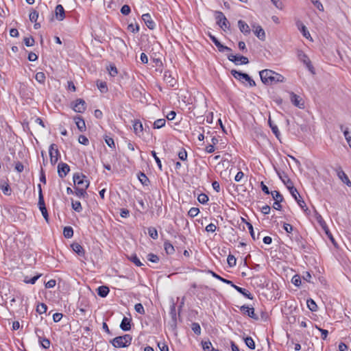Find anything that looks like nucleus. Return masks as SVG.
<instances>
[{
    "mask_svg": "<svg viewBox=\"0 0 351 351\" xmlns=\"http://www.w3.org/2000/svg\"><path fill=\"white\" fill-rule=\"evenodd\" d=\"M259 75L262 82L267 85H271L285 81L283 75L270 69L262 70L259 72Z\"/></svg>",
    "mask_w": 351,
    "mask_h": 351,
    "instance_id": "1",
    "label": "nucleus"
},
{
    "mask_svg": "<svg viewBox=\"0 0 351 351\" xmlns=\"http://www.w3.org/2000/svg\"><path fill=\"white\" fill-rule=\"evenodd\" d=\"M132 337L129 334L117 337L110 341V343L116 348H127L132 342Z\"/></svg>",
    "mask_w": 351,
    "mask_h": 351,
    "instance_id": "2",
    "label": "nucleus"
},
{
    "mask_svg": "<svg viewBox=\"0 0 351 351\" xmlns=\"http://www.w3.org/2000/svg\"><path fill=\"white\" fill-rule=\"evenodd\" d=\"M230 73L235 79L242 82L243 83H244V82H247L250 87L256 86L255 82L247 73L237 71L234 69H232Z\"/></svg>",
    "mask_w": 351,
    "mask_h": 351,
    "instance_id": "3",
    "label": "nucleus"
},
{
    "mask_svg": "<svg viewBox=\"0 0 351 351\" xmlns=\"http://www.w3.org/2000/svg\"><path fill=\"white\" fill-rule=\"evenodd\" d=\"M289 191L291 195L293 196V197L295 199L300 207L306 213V215H308L310 210L307 208L304 201L301 198V196L300 195L296 188H295L294 186H289Z\"/></svg>",
    "mask_w": 351,
    "mask_h": 351,
    "instance_id": "4",
    "label": "nucleus"
},
{
    "mask_svg": "<svg viewBox=\"0 0 351 351\" xmlns=\"http://www.w3.org/2000/svg\"><path fill=\"white\" fill-rule=\"evenodd\" d=\"M315 217H316V219H317V222L319 223V224L321 226V227L324 230V231L325 234L327 235L328 238L331 241L332 244L336 247L337 243H336L332 233L330 232L329 228L326 225V223L325 222V221L324 220V219L322 218L321 215H319L318 213H317L315 211Z\"/></svg>",
    "mask_w": 351,
    "mask_h": 351,
    "instance_id": "5",
    "label": "nucleus"
},
{
    "mask_svg": "<svg viewBox=\"0 0 351 351\" xmlns=\"http://www.w3.org/2000/svg\"><path fill=\"white\" fill-rule=\"evenodd\" d=\"M215 19L217 24L223 30L229 29L230 23L222 12H215Z\"/></svg>",
    "mask_w": 351,
    "mask_h": 351,
    "instance_id": "6",
    "label": "nucleus"
},
{
    "mask_svg": "<svg viewBox=\"0 0 351 351\" xmlns=\"http://www.w3.org/2000/svg\"><path fill=\"white\" fill-rule=\"evenodd\" d=\"M49 153L51 165H55L58 162L60 156L58 146L54 143L51 144L49 146Z\"/></svg>",
    "mask_w": 351,
    "mask_h": 351,
    "instance_id": "7",
    "label": "nucleus"
},
{
    "mask_svg": "<svg viewBox=\"0 0 351 351\" xmlns=\"http://www.w3.org/2000/svg\"><path fill=\"white\" fill-rule=\"evenodd\" d=\"M228 59L234 62L236 65L239 64H247L249 62L248 58L243 56L229 54L228 55Z\"/></svg>",
    "mask_w": 351,
    "mask_h": 351,
    "instance_id": "8",
    "label": "nucleus"
},
{
    "mask_svg": "<svg viewBox=\"0 0 351 351\" xmlns=\"http://www.w3.org/2000/svg\"><path fill=\"white\" fill-rule=\"evenodd\" d=\"M208 36H209L210 40H212V42L215 44V45L217 47L218 50L220 52L231 51H232V49L230 47L222 45L215 36H213L210 34H209Z\"/></svg>",
    "mask_w": 351,
    "mask_h": 351,
    "instance_id": "9",
    "label": "nucleus"
},
{
    "mask_svg": "<svg viewBox=\"0 0 351 351\" xmlns=\"http://www.w3.org/2000/svg\"><path fill=\"white\" fill-rule=\"evenodd\" d=\"M89 184H90V182L89 181H86V184L84 185V187H79V186H75V194L77 197L81 198V197H83V198H85V197H88V194L86 191V190L88 189V187L89 186Z\"/></svg>",
    "mask_w": 351,
    "mask_h": 351,
    "instance_id": "10",
    "label": "nucleus"
},
{
    "mask_svg": "<svg viewBox=\"0 0 351 351\" xmlns=\"http://www.w3.org/2000/svg\"><path fill=\"white\" fill-rule=\"evenodd\" d=\"M86 102L82 99H76L75 103L73 106V110L79 113H83L86 110Z\"/></svg>",
    "mask_w": 351,
    "mask_h": 351,
    "instance_id": "11",
    "label": "nucleus"
},
{
    "mask_svg": "<svg viewBox=\"0 0 351 351\" xmlns=\"http://www.w3.org/2000/svg\"><path fill=\"white\" fill-rule=\"evenodd\" d=\"M336 172L338 178L347 186H351V181L348 178V176L342 170L341 167L336 169Z\"/></svg>",
    "mask_w": 351,
    "mask_h": 351,
    "instance_id": "12",
    "label": "nucleus"
},
{
    "mask_svg": "<svg viewBox=\"0 0 351 351\" xmlns=\"http://www.w3.org/2000/svg\"><path fill=\"white\" fill-rule=\"evenodd\" d=\"M70 171L69 166L64 162H60L58 165V173L60 178H64Z\"/></svg>",
    "mask_w": 351,
    "mask_h": 351,
    "instance_id": "13",
    "label": "nucleus"
},
{
    "mask_svg": "<svg viewBox=\"0 0 351 351\" xmlns=\"http://www.w3.org/2000/svg\"><path fill=\"white\" fill-rule=\"evenodd\" d=\"M163 79L169 87H174L177 84L176 80L169 71H165Z\"/></svg>",
    "mask_w": 351,
    "mask_h": 351,
    "instance_id": "14",
    "label": "nucleus"
},
{
    "mask_svg": "<svg viewBox=\"0 0 351 351\" xmlns=\"http://www.w3.org/2000/svg\"><path fill=\"white\" fill-rule=\"evenodd\" d=\"M298 58L300 61L305 64L310 71L313 73V66L311 64L308 57L302 51L298 52Z\"/></svg>",
    "mask_w": 351,
    "mask_h": 351,
    "instance_id": "15",
    "label": "nucleus"
},
{
    "mask_svg": "<svg viewBox=\"0 0 351 351\" xmlns=\"http://www.w3.org/2000/svg\"><path fill=\"white\" fill-rule=\"evenodd\" d=\"M290 99H291V103L294 106H295L300 108H304V102L302 101V98L299 95L291 92L290 93Z\"/></svg>",
    "mask_w": 351,
    "mask_h": 351,
    "instance_id": "16",
    "label": "nucleus"
},
{
    "mask_svg": "<svg viewBox=\"0 0 351 351\" xmlns=\"http://www.w3.org/2000/svg\"><path fill=\"white\" fill-rule=\"evenodd\" d=\"M240 310L243 314L247 315V316L255 320H258V317L255 314L254 308H250L247 306L243 305L242 306H241Z\"/></svg>",
    "mask_w": 351,
    "mask_h": 351,
    "instance_id": "17",
    "label": "nucleus"
},
{
    "mask_svg": "<svg viewBox=\"0 0 351 351\" xmlns=\"http://www.w3.org/2000/svg\"><path fill=\"white\" fill-rule=\"evenodd\" d=\"M84 178H86V176L83 174L80 173H75L73 177V182L75 185H77L79 187H84L86 184V181H88L87 180H84Z\"/></svg>",
    "mask_w": 351,
    "mask_h": 351,
    "instance_id": "18",
    "label": "nucleus"
},
{
    "mask_svg": "<svg viewBox=\"0 0 351 351\" xmlns=\"http://www.w3.org/2000/svg\"><path fill=\"white\" fill-rule=\"evenodd\" d=\"M253 31L254 34L257 36L258 39L261 40H265V32L261 26L258 25H252Z\"/></svg>",
    "mask_w": 351,
    "mask_h": 351,
    "instance_id": "19",
    "label": "nucleus"
},
{
    "mask_svg": "<svg viewBox=\"0 0 351 351\" xmlns=\"http://www.w3.org/2000/svg\"><path fill=\"white\" fill-rule=\"evenodd\" d=\"M142 19L143 20L145 25H147V27L149 29H154L155 28V26H156L155 23L152 19V17L149 14L147 13V14H143Z\"/></svg>",
    "mask_w": 351,
    "mask_h": 351,
    "instance_id": "20",
    "label": "nucleus"
},
{
    "mask_svg": "<svg viewBox=\"0 0 351 351\" xmlns=\"http://www.w3.org/2000/svg\"><path fill=\"white\" fill-rule=\"evenodd\" d=\"M72 250L80 256L84 257L85 250L78 243H73L71 245Z\"/></svg>",
    "mask_w": 351,
    "mask_h": 351,
    "instance_id": "21",
    "label": "nucleus"
},
{
    "mask_svg": "<svg viewBox=\"0 0 351 351\" xmlns=\"http://www.w3.org/2000/svg\"><path fill=\"white\" fill-rule=\"evenodd\" d=\"M296 26L298 29L301 32L304 37H305L306 38H308L309 37H311L309 32L308 31L306 27L302 23V21H297Z\"/></svg>",
    "mask_w": 351,
    "mask_h": 351,
    "instance_id": "22",
    "label": "nucleus"
},
{
    "mask_svg": "<svg viewBox=\"0 0 351 351\" xmlns=\"http://www.w3.org/2000/svg\"><path fill=\"white\" fill-rule=\"evenodd\" d=\"M55 13L58 21H62L65 18L64 9L60 4L56 5Z\"/></svg>",
    "mask_w": 351,
    "mask_h": 351,
    "instance_id": "23",
    "label": "nucleus"
},
{
    "mask_svg": "<svg viewBox=\"0 0 351 351\" xmlns=\"http://www.w3.org/2000/svg\"><path fill=\"white\" fill-rule=\"evenodd\" d=\"M238 27L239 30L245 35H247L250 33V27L245 21L239 20L238 21Z\"/></svg>",
    "mask_w": 351,
    "mask_h": 351,
    "instance_id": "24",
    "label": "nucleus"
},
{
    "mask_svg": "<svg viewBox=\"0 0 351 351\" xmlns=\"http://www.w3.org/2000/svg\"><path fill=\"white\" fill-rule=\"evenodd\" d=\"M74 120L77 129L80 132H84L86 130V124L84 119L82 117H75Z\"/></svg>",
    "mask_w": 351,
    "mask_h": 351,
    "instance_id": "25",
    "label": "nucleus"
},
{
    "mask_svg": "<svg viewBox=\"0 0 351 351\" xmlns=\"http://www.w3.org/2000/svg\"><path fill=\"white\" fill-rule=\"evenodd\" d=\"M120 328L123 331H128L131 328V319L124 317L122 319Z\"/></svg>",
    "mask_w": 351,
    "mask_h": 351,
    "instance_id": "26",
    "label": "nucleus"
},
{
    "mask_svg": "<svg viewBox=\"0 0 351 351\" xmlns=\"http://www.w3.org/2000/svg\"><path fill=\"white\" fill-rule=\"evenodd\" d=\"M97 290L98 295L101 298L106 297L110 291V289L107 286H100Z\"/></svg>",
    "mask_w": 351,
    "mask_h": 351,
    "instance_id": "27",
    "label": "nucleus"
},
{
    "mask_svg": "<svg viewBox=\"0 0 351 351\" xmlns=\"http://www.w3.org/2000/svg\"><path fill=\"white\" fill-rule=\"evenodd\" d=\"M134 132L136 134H138L143 130V124L139 120H135L133 123Z\"/></svg>",
    "mask_w": 351,
    "mask_h": 351,
    "instance_id": "28",
    "label": "nucleus"
},
{
    "mask_svg": "<svg viewBox=\"0 0 351 351\" xmlns=\"http://www.w3.org/2000/svg\"><path fill=\"white\" fill-rule=\"evenodd\" d=\"M138 178L141 183L144 186H148L150 183V181L147 177V176L143 172H140L138 174Z\"/></svg>",
    "mask_w": 351,
    "mask_h": 351,
    "instance_id": "29",
    "label": "nucleus"
},
{
    "mask_svg": "<svg viewBox=\"0 0 351 351\" xmlns=\"http://www.w3.org/2000/svg\"><path fill=\"white\" fill-rule=\"evenodd\" d=\"M164 247L167 254H173L175 252L174 247L169 241H165Z\"/></svg>",
    "mask_w": 351,
    "mask_h": 351,
    "instance_id": "30",
    "label": "nucleus"
},
{
    "mask_svg": "<svg viewBox=\"0 0 351 351\" xmlns=\"http://www.w3.org/2000/svg\"><path fill=\"white\" fill-rule=\"evenodd\" d=\"M208 272L210 273L213 277L215 278L216 279L219 280L220 281L223 282V283H226L227 285L231 284V280H227L226 278L221 277L220 276L217 274L215 272H214L211 270H208Z\"/></svg>",
    "mask_w": 351,
    "mask_h": 351,
    "instance_id": "31",
    "label": "nucleus"
},
{
    "mask_svg": "<svg viewBox=\"0 0 351 351\" xmlns=\"http://www.w3.org/2000/svg\"><path fill=\"white\" fill-rule=\"evenodd\" d=\"M236 290L239 293H240L243 295H244L245 297L247 298L248 299H250V300L253 299L252 295L247 290H246L245 289L242 288V287H239V288H236Z\"/></svg>",
    "mask_w": 351,
    "mask_h": 351,
    "instance_id": "32",
    "label": "nucleus"
},
{
    "mask_svg": "<svg viewBox=\"0 0 351 351\" xmlns=\"http://www.w3.org/2000/svg\"><path fill=\"white\" fill-rule=\"evenodd\" d=\"M63 234L64 237L69 239L73 236V230L70 226H66L64 228Z\"/></svg>",
    "mask_w": 351,
    "mask_h": 351,
    "instance_id": "33",
    "label": "nucleus"
},
{
    "mask_svg": "<svg viewBox=\"0 0 351 351\" xmlns=\"http://www.w3.org/2000/svg\"><path fill=\"white\" fill-rule=\"evenodd\" d=\"M244 341L246 344V346L251 350L255 349V343L252 337H247L244 339Z\"/></svg>",
    "mask_w": 351,
    "mask_h": 351,
    "instance_id": "34",
    "label": "nucleus"
},
{
    "mask_svg": "<svg viewBox=\"0 0 351 351\" xmlns=\"http://www.w3.org/2000/svg\"><path fill=\"white\" fill-rule=\"evenodd\" d=\"M268 123L269 125V127L271 128L273 133L276 135L277 138H278L280 135V132L278 130V128L276 125H275L271 120V119H269Z\"/></svg>",
    "mask_w": 351,
    "mask_h": 351,
    "instance_id": "35",
    "label": "nucleus"
},
{
    "mask_svg": "<svg viewBox=\"0 0 351 351\" xmlns=\"http://www.w3.org/2000/svg\"><path fill=\"white\" fill-rule=\"evenodd\" d=\"M38 341H39L40 346L44 349H47L50 347L51 342H50L49 339H48L47 338L43 337V338L38 339Z\"/></svg>",
    "mask_w": 351,
    "mask_h": 351,
    "instance_id": "36",
    "label": "nucleus"
},
{
    "mask_svg": "<svg viewBox=\"0 0 351 351\" xmlns=\"http://www.w3.org/2000/svg\"><path fill=\"white\" fill-rule=\"evenodd\" d=\"M273 199L275 202H282L284 198L279 191H274L271 192Z\"/></svg>",
    "mask_w": 351,
    "mask_h": 351,
    "instance_id": "37",
    "label": "nucleus"
},
{
    "mask_svg": "<svg viewBox=\"0 0 351 351\" xmlns=\"http://www.w3.org/2000/svg\"><path fill=\"white\" fill-rule=\"evenodd\" d=\"M307 306L311 311H316L317 310V306L313 299H308L306 301Z\"/></svg>",
    "mask_w": 351,
    "mask_h": 351,
    "instance_id": "38",
    "label": "nucleus"
},
{
    "mask_svg": "<svg viewBox=\"0 0 351 351\" xmlns=\"http://www.w3.org/2000/svg\"><path fill=\"white\" fill-rule=\"evenodd\" d=\"M97 86L101 93H106L108 91L107 84L106 82L97 81Z\"/></svg>",
    "mask_w": 351,
    "mask_h": 351,
    "instance_id": "39",
    "label": "nucleus"
},
{
    "mask_svg": "<svg viewBox=\"0 0 351 351\" xmlns=\"http://www.w3.org/2000/svg\"><path fill=\"white\" fill-rule=\"evenodd\" d=\"M166 121L165 119H159L154 121V129H160L165 126Z\"/></svg>",
    "mask_w": 351,
    "mask_h": 351,
    "instance_id": "40",
    "label": "nucleus"
},
{
    "mask_svg": "<svg viewBox=\"0 0 351 351\" xmlns=\"http://www.w3.org/2000/svg\"><path fill=\"white\" fill-rule=\"evenodd\" d=\"M71 206L72 208L77 213H80L82 210L81 203L79 201L72 200Z\"/></svg>",
    "mask_w": 351,
    "mask_h": 351,
    "instance_id": "41",
    "label": "nucleus"
},
{
    "mask_svg": "<svg viewBox=\"0 0 351 351\" xmlns=\"http://www.w3.org/2000/svg\"><path fill=\"white\" fill-rule=\"evenodd\" d=\"M148 234L153 239H157L158 237V231L154 227H149L148 228Z\"/></svg>",
    "mask_w": 351,
    "mask_h": 351,
    "instance_id": "42",
    "label": "nucleus"
},
{
    "mask_svg": "<svg viewBox=\"0 0 351 351\" xmlns=\"http://www.w3.org/2000/svg\"><path fill=\"white\" fill-rule=\"evenodd\" d=\"M343 125L341 126V130L342 131H343V134H344V136L348 142V143L349 144V146L351 148V132H350L348 129L346 128V130H343Z\"/></svg>",
    "mask_w": 351,
    "mask_h": 351,
    "instance_id": "43",
    "label": "nucleus"
},
{
    "mask_svg": "<svg viewBox=\"0 0 351 351\" xmlns=\"http://www.w3.org/2000/svg\"><path fill=\"white\" fill-rule=\"evenodd\" d=\"M36 80L40 83L44 84L45 82V75L43 72H38L35 76Z\"/></svg>",
    "mask_w": 351,
    "mask_h": 351,
    "instance_id": "44",
    "label": "nucleus"
},
{
    "mask_svg": "<svg viewBox=\"0 0 351 351\" xmlns=\"http://www.w3.org/2000/svg\"><path fill=\"white\" fill-rule=\"evenodd\" d=\"M129 259L130 260L131 262H132L135 265L138 267L143 265V263L141 262L140 259L136 254L131 255Z\"/></svg>",
    "mask_w": 351,
    "mask_h": 351,
    "instance_id": "45",
    "label": "nucleus"
},
{
    "mask_svg": "<svg viewBox=\"0 0 351 351\" xmlns=\"http://www.w3.org/2000/svg\"><path fill=\"white\" fill-rule=\"evenodd\" d=\"M191 329L194 332L195 334L199 335L201 334V327L200 325L197 322H193L191 324Z\"/></svg>",
    "mask_w": 351,
    "mask_h": 351,
    "instance_id": "46",
    "label": "nucleus"
},
{
    "mask_svg": "<svg viewBox=\"0 0 351 351\" xmlns=\"http://www.w3.org/2000/svg\"><path fill=\"white\" fill-rule=\"evenodd\" d=\"M47 310V306L44 303H40L39 304L37 307H36V311L37 313H38L39 314H43L45 313H46Z\"/></svg>",
    "mask_w": 351,
    "mask_h": 351,
    "instance_id": "47",
    "label": "nucleus"
},
{
    "mask_svg": "<svg viewBox=\"0 0 351 351\" xmlns=\"http://www.w3.org/2000/svg\"><path fill=\"white\" fill-rule=\"evenodd\" d=\"M227 262L229 267H232L236 265L237 260L233 255L229 254L227 258Z\"/></svg>",
    "mask_w": 351,
    "mask_h": 351,
    "instance_id": "48",
    "label": "nucleus"
},
{
    "mask_svg": "<svg viewBox=\"0 0 351 351\" xmlns=\"http://www.w3.org/2000/svg\"><path fill=\"white\" fill-rule=\"evenodd\" d=\"M197 200L199 203L205 204L208 201V197L204 193H201L198 195Z\"/></svg>",
    "mask_w": 351,
    "mask_h": 351,
    "instance_id": "49",
    "label": "nucleus"
},
{
    "mask_svg": "<svg viewBox=\"0 0 351 351\" xmlns=\"http://www.w3.org/2000/svg\"><path fill=\"white\" fill-rule=\"evenodd\" d=\"M147 258V260L152 263H156L159 261V257L152 253L148 254Z\"/></svg>",
    "mask_w": 351,
    "mask_h": 351,
    "instance_id": "50",
    "label": "nucleus"
},
{
    "mask_svg": "<svg viewBox=\"0 0 351 351\" xmlns=\"http://www.w3.org/2000/svg\"><path fill=\"white\" fill-rule=\"evenodd\" d=\"M199 213V210L198 208H196V207H192L190 208V210H189L188 212V215L189 216H190L191 217H195V216H197L198 215V213Z\"/></svg>",
    "mask_w": 351,
    "mask_h": 351,
    "instance_id": "51",
    "label": "nucleus"
},
{
    "mask_svg": "<svg viewBox=\"0 0 351 351\" xmlns=\"http://www.w3.org/2000/svg\"><path fill=\"white\" fill-rule=\"evenodd\" d=\"M202 348L204 351H210L212 349V344L210 341H202Z\"/></svg>",
    "mask_w": 351,
    "mask_h": 351,
    "instance_id": "52",
    "label": "nucleus"
},
{
    "mask_svg": "<svg viewBox=\"0 0 351 351\" xmlns=\"http://www.w3.org/2000/svg\"><path fill=\"white\" fill-rule=\"evenodd\" d=\"M178 158L181 160H187V152L184 149H182L179 152H178Z\"/></svg>",
    "mask_w": 351,
    "mask_h": 351,
    "instance_id": "53",
    "label": "nucleus"
},
{
    "mask_svg": "<svg viewBox=\"0 0 351 351\" xmlns=\"http://www.w3.org/2000/svg\"><path fill=\"white\" fill-rule=\"evenodd\" d=\"M151 154H152V156L154 157L156 162L157 163V165H158L159 169L162 171V163H161L160 158L157 156L156 152L155 151H152Z\"/></svg>",
    "mask_w": 351,
    "mask_h": 351,
    "instance_id": "54",
    "label": "nucleus"
},
{
    "mask_svg": "<svg viewBox=\"0 0 351 351\" xmlns=\"http://www.w3.org/2000/svg\"><path fill=\"white\" fill-rule=\"evenodd\" d=\"M108 70L109 74L112 77H114L118 73L117 69L114 65H110L109 66V68H108Z\"/></svg>",
    "mask_w": 351,
    "mask_h": 351,
    "instance_id": "55",
    "label": "nucleus"
},
{
    "mask_svg": "<svg viewBox=\"0 0 351 351\" xmlns=\"http://www.w3.org/2000/svg\"><path fill=\"white\" fill-rule=\"evenodd\" d=\"M134 309L137 313L141 315L145 314L144 307L141 303L136 304L134 306Z\"/></svg>",
    "mask_w": 351,
    "mask_h": 351,
    "instance_id": "56",
    "label": "nucleus"
},
{
    "mask_svg": "<svg viewBox=\"0 0 351 351\" xmlns=\"http://www.w3.org/2000/svg\"><path fill=\"white\" fill-rule=\"evenodd\" d=\"M38 18V12L36 10H34L29 14V20L33 22L36 23L37 19Z\"/></svg>",
    "mask_w": 351,
    "mask_h": 351,
    "instance_id": "57",
    "label": "nucleus"
},
{
    "mask_svg": "<svg viewBox=\"0 0 351 351\" xmlns=\"http://www.w3.org/2000/svg\"><path fill=\"white\" fill-rule=\"evenodd\" d=\"M291 282L292 283L296 286V287H300V285H301V279H300V276L298 275H295L292 279H291Z\"/></svg>",
    "mask_w": 351,
    "mask_h": 351,
    "instance_id": "58",
    "label": "nucleus"
},
{
    "mask_svg": "<svg viewBox=\"0 0 351 351\" xmlns=\"http://www.w3.org/2000/svg\"><path fill=\"white\" fill-rule=\"evenodd\" d=\"M131 12L130 7L128 5H124L121 8V12L123 15H128Z\"/></svg>",
    "mask_w": 351,
    "mask_h": 351,
    "instance_id": "59",
    "label": "nucleus"
},
{
    "mask_svg": "<svg viewBox=\"0 0 351 351\" xmlns=\"http://www.w3.org/2000/svg\"><path fill=\"white\" fill-rule=\"evenodd\" d=\"M1 189L3 191V193L6 195H10L11 193V189L8 184H6L5 185H2L1 186Z\"/></svg>",
    "mask_w": 351,
    "mask_h": 351,
    "instance_id": "60",
    "label": "nucleus"
},
{
    "mask_svg": "<svg viewBox=\"0 0 351 351\" xmlns=\"http://www.w3.org/2000/svg\"><path fill=\"white\" fill-rule=\"evenodd\" d=\"M41 276V274H38V275H36L32 278H31L30 279H27V278L26 277L25 279V282L26 283H29V284H32V285H34L36 280Z\"/></svg>",
    "mask_w": 351,
    "mask_h": 351,
    "instance_id": "61",
    "label": "nucleus"
},
{
    "mask_svg": "<svg viewBox=\"0 0 351 351\" xmlns=\"http://www.w3.org/2000/svg\"><path fill=\"white\" fill-rule=\"evenodd\" d=\"M23 40H24L25 45L27 47H32L34 45V39L33 38V37H29V38L25 37Z\"/></svg>",
    "mask_w": 351,
    "mask_h": 351,
    "instance_id": "62",
    "label": "nucleus"
},
{
    "mask_svg": "<svg viewBox=\"0 0 351 351\" xmlns=\"http://www.w3.org/2000/svg\"><path fill=\"white\" fill-rule=\"evenodd\" d=\"M105 141L106 144L111 148L115 147L114 139L111 137L106 136Z\"/></svg>",
    "mask_w": 351,
    "mask_h": 351,
    "instance_id": "63",
    "label": "nucleus"
},
{
    "mask_svg": "<svg viewBox=\"0 0 351 351\" xmlns=\"http://www.w3.org/2000/svg\"><path fill=\"white\" fill-rule=\"evenodd\" d=\"M78 142L80 144L87 145L88 144L89 141H88V139L87 138V137L85 136L84 135H80V136L78 138Z\"/></svg>",
    "mask_w": 351,
    "mask_h": 351,
    "instance_id": "64",
    "label": "nucleus"
}]
</instances>
